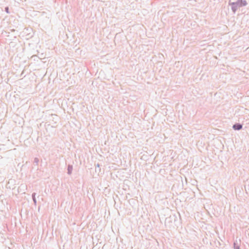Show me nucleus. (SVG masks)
I'll use <instances>...</instances> for the list:
<instances>
[{
	"label": "nucleus",
	"instance_id": "nucleus-7",
	"mask_svg": "<svg viewBox=\"0 0 249 249\" xmlns=\"http://www.w3.org/2000/svg\"><path fill=\"white\" fill-rule=\"evenodd\" d=\"M5 11H6V12L7 13H9V8H8V7H5Z\"/></svg>",
	"mask_w": 249,
	"mask_h": 249
},
{
	"label": "nucleus",
	"instance_id": "nucleus-2",
	"mask_svg": "<svg viewBox=\"0 0 249 249\" xmlns=\"http://www.w3.org/2000/svg\"><path fill=\"white\" fill-rule=\"evenodd\" d=\"M232 128L234 130H239L242 128V125L239 123H236L233 125Z\"/></svg>",
	"mask_w": 249,
	"mask_h": 249
},
{
	"label": "nucleus",
	"instance_id": "nucleus-3",
	"mask_svg": "<svg viewBox=\"0 0 249 249\" xmlns=\"http://www.w3.org/2000/svg\"><path fill=\"white\" fill-rule=\"evenodd\" d=\"M73 169V167L72 165H68V174L69 175H71L72 173V171Z\"/></svg>",
	"mask_w": 249,
	"mask_h": 249
},
{
	"label": "nucleus",
	"instance_id": "nucleus-5",
	"mask_svg": "<svg viewBox=\"0 0 249 249\" xmlns=\"http://www.w3.org/2000/svg\"><path fill=\"white\" fill-rule=\"evenodd\" d=\"M34 162L37 165L39 162V159L37 158H35L34 159Z\"/></svg>",
	"mask_w": 249,
	"mask_h": 249
},
{
	"label": "nucleus",
	"instance_id": "nucleus-4",
	"mask_svg": "<svg viewBox=\"0 0 249 249\" xmlns=\"http://www.w3.org/2000/svg\"><path fill=\"white\" fill-rule=\"evenodd\" d=\"M36 193H33L32 195V199L34 201V203L35 205H36V202H37L36 199Z\"/></svg>",
	"mask_w": 249,
	"mask_h": 249
},
{
	"label": "nucleus",
	"instance_id": "nucleus-6",
	"mask_svg": "<svg viewBox=\"0 0 249 249\" xmlns=\"http://www.w3.org/2000/svg\"><path fill=\"white\" fill-rule=\"evenodd\" d=\"M234 249H240L239 246L238 245H236V244L235 242L234 243Z\"/></svg>",
	"mask_w": 249,
	"mask_h": 249
},
{
	"label": "nucleus",
	"instance_id": "nucleus-8",
	"mask_svg": "<svg viewBox=\"0 0 249 249\" xmlns=\"http://www.w3.org/2000/svg\"><path fill=\"white\" fill-rule=\"evenodd\" d=\"M96 166L99 167H100V164L99 163H97V165H96Z\"/></svg>",
	"mask_w": 249,
	"mask_h": 249
},
{
	"label": "nucleus",
	"instance_id": "nucleus-1",
	"mask_svg": "<svg viewBox=\"0 0 249 249\" xmlns=\"http://www.w3.org/2000/svg\"><path fill=\"white\" fill-rule=\"evenodd\" d=\"M247 2L245 0H237L236 2H229V5L231 6V10L235 13L238 7L246 6Z\"/></svg>",
	"mask_w": 249,
	"mask_h": 249
}]
</instances>
